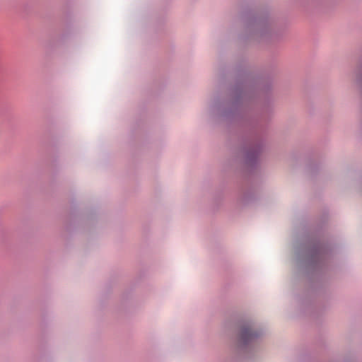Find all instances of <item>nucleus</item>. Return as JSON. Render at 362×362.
Instances as JSON below:
<instances>
[{"instance_id":"f257e3e1","label":"nucleus","mask_w":362,"mask_h":362,"mask_svg":"<svg viewBox=\"0 0 362 362\" xmlns=\"http://www.w3.org/2000/svg\"><path fill=\"white\" fill-rule=\"evenodd\" d=\"M255 336V334L251 330V329L247 328L242 332V339L245 341H247L252 339Z\"/></svg>"}]
</instances>
